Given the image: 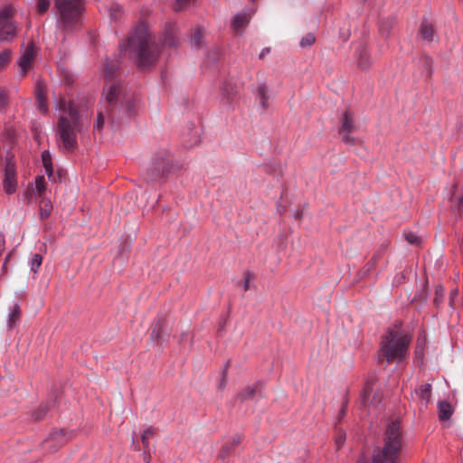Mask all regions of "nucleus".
<instances>
[{"mask_svg":"<svg viewBox=\"0 0 463 463\" xmlns=\"http://www.w3.org/2000/svg\"><path fill=\"white\" fill-rule=\"evenodd\" d=\"M164 44L168 46H175V40L172 33H165V38H164Z\"/></svg>","mask_w":463,"mask_h":463,"instance_id":"obj_37","label":"nucleus"},{"mask_svg":"<svg viewBox=\"0 0 463 463\" xmlns=\"http://www.w3.org/2000/svg\"><path fill=\"white\" fill-rule=\"evenodd\" d=\"M270 52V48L269 47H266V48H263L259 55V58L260 59H263L267 54H269Z\"/></svg>","mask_w":463,"mask_h":463,"instance_id":"obj_45","label":"nucleus"},{"mask_svg":"<svg viewBox=\"0 0 463 463\" xmlns=\"http://www.w3.org/2000/svg\"><path fill=\"white\" fill-rule=\"evenodd\" d=\"M251 17V14L248 12H241L238 13L232 21V29L240 33L244 31V29L247 27L250 20Z\"/></svg>","mask_w":463,"mask_h":463,"instance_id":"obj_14","label":"nucleus"},{"mask_svg":"<svg viewBox=\"0 0 463 463\" xmlns=\"http://www.w3.org/2000/svg\"><path fill=\"white\" fill-rule=\"evenodd\" d=\"M163 331V325L157 324L151 332V339L156 341L157 344L161 342V332Z\"/></svg>","mask_w":463,"mask_h":463,"instance_id":"obj_28","label":"nucleus"},{"mask_svg":"<svg viewBox=\"0 0 463 463\" xmlns=\"http://www.w3.org/2000/svg\"><path fill=\"white\" fill-rule=\"evenodd\" d=\"M105 100L111 106L119 104L125 109V112L131 114L136 104L137 98L132 93H125L122 90V86L118 82H109L105 85L103 90Z\"/></svg>","mask_w":463,"mask_h":463,"instance_id":"obj_5","label":"nucleus"},{"mask_svg":"<svg viewBox=\"0 0 463 463\" xmlns=\"http://www.w3.org/2000/svg\"><path fill=\"white\" fill-rule=\"evenodd\" d=\"M42 157H43V165L46 169L47 174L51 175L52 172V169L51 156H50L49 152L46 150L43 151Z\"/></svg>","mask_w":463,"mask_h":463,"instance_id":"obj_29","label":"nucleus"},{"mask_svg":"<svg viewBox=\"0 0 463 463\" xmlns=\"http://www.w3.org/2000/svg\"><path fill=\"white\" fill-rule=\"evenodd\" d=\"M52 210V204L51 200L43 199L40 202V217L41 219H46L50 216Z\"/></svg>","mask_w":463,"mask_h":463,"instance_id":"obj_23","label":"nucleus"},{"mask_svg":"<svg viewBox=\"0 0 463 463\" xmlns=\"http://www.w3.org/2000/svg\"><path fill=\"white\" fill-rule=\"evenodd\" d=\"M425 61H426V63H427L428 65H429V64H430V63L432 62V61H431V59H430V57H426Z\"/></svg>","mask_w":463,"mask_h":463,"instance_id":"obj_50","label":"nucleus"},{"mask_svg":"<svg viewBox=\"0 0 463 463\" xmlns=\"http://www.w3.org/2000/svg\"><path fill=\"white\" fill-rule=\"evenodd\" d=\"M55 109L61 112L57 123V142L61 148L71 151L77 144V134L82 130V118L71 101L60 97Z\"/></svg>","mask_w":463,"mask_h":463,"instance_id":"obj_1","label":"nucleus"},{"mask_svg":"<svg viewBox=\"0 0 463 463\" xmlns=\"http://www.w3.org/2000/svg\"><path fill=\"white\" fill-rule=\"evenodd\" d=\"M411 340V336L402 329L401 325L395 324L382 339L379 360H385L388 364L403 360L408 354Z\"/></svg>","mask_w":463,"mask_h":463,"instance_id":"obj_3","label":"nucleus"},{"mask_svg":"<svg viewBox=\"0 0 463 463\" xmlns=\"http://www.w3.org/2000/svg\"><path fill=\"white\" fill-rule=\"evenodd\" d=\"M11 255H12V252H9L7 254V256L5 257V263H4V268L5 267L6 263L10 260Z\"/></svg>","mask_w":463,"mask_h":463,"instance_id":"obj_48","label":"nucleus"},{"mask_svg":"<svg viewBox=\"0 0 463 463\" xmlns=\"http://www.w3.org/2000/svg\"><path fill=\"white\" fill-rule=\"evenodd\" d=\"M118 70V66L116 64L109 65L108 63L105 65L104 72L106 77L110 78L114 75L116 71Z\"/></svg>","mask_w":463,"mask_h":463,"instance_id":"obj_34","label":"nucleus"},{"mask_svg":"<svg viewBox=\"0 0 463 463\" xmlns=\"http://www.w3.org/2000/svg\"><path fill=\"white\" fill-rule=\"evenodd\" d=\"M256 97L259 100L260 106L263 109H267L269 108V88L265 82L259 83L256 89Z\"/></svg>","mask_w":463,"mask_h":463,"instance_id":"obj_16","label":"nucleus"},{"mask_svg":"<svg viewBox=\"0 0 463 463\" xmlns=\"http://www.w3.org/2000/svg\"><path fill=\"white\" fill-rule=\"evenodd\" d=\"M241 436H237L233 439L232 442V443H229L230 445H232L233 448L238 445L240 442H241Z\"/></svg>","mask_w":463,"mask_h":463,"instance_id":"obj_46","label":"nucleus"},{"mask_svg":"<svg viewBox=\"0 0 463 463\" xmlns=\"http://www.w3.org/2000/svg\"><path fill=\"white\" fill-rule=\"evenodd\" d=\"M43 262V257L42 255L35 253L32 256V259L30 260V269L33 273H36L41 267Z\"/></svg>","mask_w":463,"mask_h":463,"instance_id":"obj_25","label":"nucleus"},{"mask_svg":"<svg viewBox=\"0 0 463 463\" xmlns=\"http://www.w3.org/2000/svg\"><path fill=\"white\" fill-rule=\"evenodd\" d=\"M48 411V407L46 405H41L38 409V411L33 414V417L35 420L41 419Z\"/></svg>","mask_w":463,"mask_h":463,"instance_id":"obj_38","label":"nucleus"},{"mask_svg":"<svg viewBox=\"0 0 463 463\" xmlns=\"http://www.w3.org/2000/svg\"><path fill=\"white\" fill-rule=\"evenodd\" d=\"M405 239L410 244L418 245L420 242V238L413 232L405 233Z\"/></svg>","mask_w":463,"mask_h":463,"instance_id":"obj_33","label":"nucleus"},{"mask_svg":"<svg viewBox=\"0 0 463 463\" xmlns=\"http://www.w3.org/2000/svg\"><path fill=\"white\" fill-rule=\"evenodd\" d=\"M46 86L43 81L37 80L35 86V99L38 110L46 114L48 112L47 100L45 96Z\"/></svg>","mask_w":463,"mask_h":463,"instance_id":"obj_13","label":"nucleus"},{"mask_svg":"<svg viewBox=\"0 0 463 463\" xmlns=\"http://www.w3.org/2000/svg\"><path fill=\"white\" fill-rule=\"evenodd\" d=\"M21 317V308L20 305L15 302L9 307V312L7 315V326L8 328H14Z\"/></svg>","mask_w":463,"mask_h":463,"instance_id":"obj_18","label":"nucleus"},{"mask_svg":"<svg viewBox=\"0 0 463 463\" xmlns=\"http://www.w3.org/2000/svg\"><path fill=\"white\" fill-rule=\"evenodd\" d=\"M255 387L254 386H247L240 394V397L241 400L250 399L252 397L255 393Z\"/></svg>","mask_w":463,"mask_h":463,"instance_id":"obj_32","label":"nucleus"},{"mask_svg":"<svg viewBox=\"0 0 463 463\" xmlns=\"http://www.w3.org/2000/svg\"><path fill=\"white\" fill-rule=\"evenodd\" d=\"M369 392H371L368 388H366L364 391V393H363V400H364V402H366V396L367 394L369 393Z\"/></svg>","mask_w":463,"mask_h":463,"instance_id":"obj_47","label":"nucleus"},{"mask_svg":"<svg viewBox=\"0 0 463 463\" xmlns=\"http://www.w3.org/2000/svg\"><path fill=\"white\" fill-rule=\"evenodd\" d=\"M233 446L230 445L229 443L223 445L222 449H220V452L218 454V458L222 460H224L232 451Z\"/></svg>","mask_w":463,"mask_h":463,"instance_id":"obj_31","label":"nucleus"},{"mask_svg":"<svg viewBox=\"0 0 463 463\" xmlns=\"http://www.w3.org/2000/svg\"><path fill=\"white\" fill-rule=\"evenodd\" d=\"M354 128V115L350 111H345L341 120V128L339 129V135L345 144H355V138L350 135Z\"/></svg>","mask_w":463,"mask_h":463,"instance_id":"obj_8","label":"nucleus"},{"mask_svg":"<svg viewBox=\"0 0 463 463\" xmlns=\"http://www.w3.org/2000/svg\"><path fill=\"white\" fill-rule=\"evenodd\" d=\"M45 180L43 176H37L35 179V190L39 195H42L45 191Z\"/></svg>","mask_w":463,"mask_h":463,"instance_id":"obj_30","label":"nucleus"},{"mask_svg":"<svg viewBox=\"0 0 463 463\" xmlns=\"http://www.w3.org/2000/svg\"><path fill=\"white\" fill-rule=\"evenodd\" d=\"M18 30V25L15 22L0 23V41H13L16 37Z\"/></svg>","mask_w":463,"mask_h":463,"instance_id":"obj_12","label":"nucleus"},{"mask_svg":"<svg viewBox=\"0 0 463 463\" xmlns=\"http://www.w3.org/2000/svg\"><path fill=\"white\" fill-rule=\"evenodd\" d=\"M128 49L131 57L138 67L153 65L160 54L159 45L151 39L145 24H139L128 38Z\"/></svg>","mask_w":463,"mask_h":463,"instance_id":"obj_2","label":"nucleus"},{"mask_svg":"<svg viewBox=\"0 0 463 463\" xmlns=\"http://www.w3.org/2000/svg\"><path fill=\"white\" fill-rule=\"evenodd\" d=\"M237 95L236 85L231 82H224L221 88L222 101L225 105L232 102Z\"/></svg>","mask_w":463,"mask_h":463,"instance_id":"obj_15","label":"nucleus"},{"mask_svg":"<svg viewBox=\"0 0 463 463\" xmlns=\"http://www.w3.org/2000/svg\"><path fill=\"white\" fill-rule=\"evenodd\" d=\"M315 42H316L315 35L312 33H308L301 38L299 45L302 48H307V47L313 45L315 43Z\"/></svg>","mask_w":463,"mask_h":463,"instance_id":"obj_27","label":"nucleus"},{"mask_svg":"<svg viewBox=\"0 0 463 463\" xmlns=\"http://www.w3.org/2000/svg\"><path fill=\"white\" fill-rule=\"evenodd\" d=\"M103 9L108 12L110 20L114 22L118 21L124 14L121 5L117 2H109Z\"/></svg>","mask_w":463,"mask_h":463,"instance_id":"obj_17","label":"nucleus"},{"mask_svg":"<svg viewBox=\"0 0 463 463\" xmlns=\"http://www.w3.org/2000/svg\"><path fill=\"white\" fill-rule=\"evenodd\" d=\"M132 445H133L134 449L138 450L137 446L135 444V439H134V438H132Z\"/></svg>","mask_w":463,"mask_h":463,"instance_id":"obj_49","label":"nucleus"},{"mask_svg":"<svg viewBox=\"0 0 463 463\" xmlns=\"http://www.w3.org/2000/svg\"><path fill=\"white\" fill-rule=\"evenodd\" d=\"M156 433V430L153 427H147L141 435V442L144 446V449H149V439L154 437Z\"/></svg>","mask_w":463,"mask_h":463,"instance_id":"obj_24","label":"nucleus"},{"mask_svg":"<svg viewBox=\"0 0 463 463\" xmlns=\"http://www.w3.org/2000/svg\"><path fill=\"white\" fill-rule=\"evenodd\" d=\"M203 37V34L202 33V30L200 28H197L191 38V43L195 48H199L202 44V39Z\"/></svg>","mask_w":463,"mask_h":463,"instance_id":"obj_26","label":"nucleus"},{"mask_svg":"<svg viewBox=\"0 0 463 463\" xmlns=\"http://www.w3.org/2000/svg\"><path fill=\"white\" fill-rule=\"evenodd\" d=\"M142 458L145 463H151V454L149 449H144Z\"/></svg>","mask_w":463,"mask_h":463,"instance_id":"obj_42","label":"nucleus"},{"mask_svg":"<svg viewBox=\"0 0 463 463\" xmlns=\"http://www.w3.org/2000/svg\"><path fill=\"white\" fill-rule=\"evenodd\" d=\"M170 158L166 153H164L161 156L156 157L150 167L147 169V180L154 182L156 179L162 177L165 173L170 171Z\"/></svg>","mask_w":463,"mask_h":463,"instance_id":"obj_7","label":"nucleus"},{"mask_svg":"<svg viewBox=\"0 0 463 463\" xmlns=\"http://www.w3.org/2000/svg\"><path fill=\"white\" fill-rule=\"evenodd\" d=\"M345 442V435H339L335 439L336 447L339 449Z\"/></svg>","mask_w":463,"mask_h":463,"instance_id":"obj_43","label":"nucleus"},{"mask_svg":"<svg viewBox=\"0 0 463 463\" xmlns=\"http://www.w3.org/2000/svg\"><path fill=\"white\" fill-rule=\"evenodd\" d=\"M420 35L423 41L431 43L434 40V29L432 24L424 20L420 27Z\"/></svg>","mask_w":463,"mask_h":463,"instance_id":"obj_20","label":"nucleus"},{"mask_svg":"<svg viewBox=\"0 0 463 463\" xmlns=\"http://www.w3.org/2000/svg\"><path fill=\"white\" fill-rule=\"evenodd\" d=\"M355 63L360 70L364 71L368 70L371 67L373 60L366 45L361 44L356 50Z\"/></svg>","mask_w":463,"mask_h":463,"instance_id":"obj_11","label":"nucleus"},{"mask_svg":"<svg viewBox=\"0 0 463 463\" xmlns=\"http://www.w3.org/2000/svg\"><path fill=\"white\" fill-rule=\"evenodd\" d=\"M341 414L344 415L345 414V407H342L341 409Z\"/></svg>","mask_w":463,"mask_h":463,"instance_id":"obj_52","label":"nucleus"},{"mask_svg":"<svg viewBox=\"0 0 463 463\" xmlns=\"http://www.w3.org/2000/svg\"><path fill=\"white\" fill-rule=\"evenodd\" d=\"M16 10L11 4H6L0 7V23L14 22L13 17Z\"/></svg>","mask_w":463,"mask_h":463,"instance_id":"obj_21","label":"nucleus"},{"mask_svg":"<svg viewBox=\"0 0 463 463\" xmlns=\"http://www.w3.org/2000/svg\"><path fill=\"white\" fill-rule=\"evenodd\" d=\"M401 440L400 423L392 421L386 430L384 447L373 455V463H397Z\"/></svg>","mask_w":463,"mask_h":463,"instance_id":"obj_4","label":"nucleus"},{"mask_svg":"<svg viewBox=\"0 0 463 463\" xmlns=\"http://www.w3.org/2000/svg\"><path fill=\"white\" fill-rule=\"evenodd\" d=\"M439 418L440 420H449L452 414L451 405L447 402H439L438 404Z\"/></svg>","mask_w":463,"mask_h":463,"instance_id":"obj_22","label":"nucleus"},{"mask_svg":"<svg viewBox=\"0 0 463 463\" xmlns=\"http://www.w3.org/2000/svg\"><path fill=\"white\" fill-rule=\"evenodd\" d=\"M6 104V93L5 90L0 89V109H3Z\"/></svg>","mask_w":463,"mask_h":463,"instance_id":"obj_41","label":"nucleus"},{"mask_svg":"<svg viewBox=\"0 0 463 463\" xmlns=\"http://www.w3.org/2000/svg\"><path fill=\"white\" fill-rule=\"evenodd\" d=\"M252 280V275L250 274V273H247L245 275V278H244V282H243V288L245 290H248L250 289V281Z\"/></svg>","mask_w":463,"mask_h":463,"instance_id":"obj_40","label":"nucleus"},{"mask_svg":"<svg viewBox=\"0 0 463 463\" xmlns=\"http://www.w3.org/2000/svg\"><path fill=\"white\" fill-rule=\"evenodd\" d=\"M55 9L59 25L69 30L79 23L83 6L81 2H56Z\"/></svg>","mask_w":463,"mask_h":463,"instance_id":"obj_6","label":"nucleus"},{"mask_svg":"<svg viewBox=\"0 0 463 463\" xmlns=\"http://www.w3.org/2000/svg\"><path fill=\"white\" fill-rule=\"evenodd\" d=\"M10 54H11V52L9 50H5L4 52H2L0 53V68H2L3 66H5L9 58H10Z\"/></svg>","mask_w":463,"mask_h":463,"instance_id":"obj_35","label":"nucleus"},{"mask_svg":"<svg viewBox=\"0 0 463 463\" xmlns=\"http://www.w3.org/2000/svg\"><path fill=\"white\" fill-rule=\"evenodd\" d=\"M3 186L6 194H14L16 191L17 180L14 163L11 158H6Z\"/></svg>","mask_w":463,"mask_h":463,"instance_id":"obj_9","label":"nucleus"},{"mask_svg":"<svg viewBox=\"0 0 463 463\" xmlns=\"http://www.w3.org/2000/svg\"><path fill=\"white\" fill-rule=\"evenodd\" d=\"M5 237L3 233L0 232V256H2L3 252L5 251Z\"/></svg>","mask_w":463,"mask_h":463,"instance_id":"obj_44","label":"nucleus"},{"mask_svg":"<svg viewBox=\"0 0 463 463\" xmlns=\"http://www.w3.org/2000/svg\"><path fill=\"white\" fill-rule=\"evenodd\" d=\"M52 439H47V440L45 441V443H46V444H49V443H51V442H52Z\"/></svg>","mask_w":463,"mask_h":463,"instance_id":"obj_51","label":"nucleus"},{"mask_svg":"<svg viewBox=\"0 0 463 463\" xmlns=\"http://www.w3.org/2000/svg\"><path fill=\"white\" fill-rule=\"evenodd\" d=\"M103 124H104V118H103L102 113L99 112L98 114V117H97V119H96V123L94 125V128L96 130H101V128H103Z\"/></svg>","mask_w":463,"mask_h":463,"instance_id":"obj_39","label":"nucleus"},{"mask_svg":"<svg viewBox=\"0 0 463 463\" xmlns=\"http://www.w3.org/2000/svg\"><path fill=\"white\" fill-rule=\"evenodd\" d=\"M36 56V48L33 43H30L23 51L18 65L20 68V74L25 75L28 70L32 67L34 58Z\"/></svg>","mask_w":463,"mask_h":463,"instance_id":"obj_10","label":"nucleus"},{"mask_svg":"<svg viewBox=\"0 0 463 463\" xmlns=\"http://www.w3.org/2000/svg\"><path fill=\"white\" fill-rule=\"evenodd\" d=\"M50 8V2H38L36 9L38 14H42L48 11Z\"/></svg>","mask_w":463,"mask_h":463,"instance_id":"obj_36","label":"nucleus"},{"mask_svg":"<svg viewBox=\"0 0 463 463\" xmlns=\"http://www.w3.org/2000/svg\"><path fill=\"white\" fill-rule=\"evenodd\" d=\"M414 392L420 402L427 405L431 397V384L423 383L419 387V389H416Z\"/></svg>","mask_w":463,"mask_h":463,"instance_id":"obj_19","label":"nucleus"}]
</instances>
